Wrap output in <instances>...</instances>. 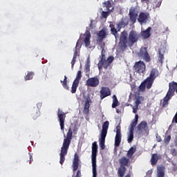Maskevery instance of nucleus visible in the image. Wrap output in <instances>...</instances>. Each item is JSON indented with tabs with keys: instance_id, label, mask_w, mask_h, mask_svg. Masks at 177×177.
<instances>
[{
	"instance_id": "1",
	"label": "nucleus",
	"mask_w": 177,
	"mask_h": 177,
	"mask_svg": "<svg viewBox=\"0 0 177 177\" xmlns=\"http://www.w3.org/2000/svg\"><path fill=\"white\" fill-rule=\"evenodd\" d=\"M57 117L61 131L64 134V138L62 147H61V152L59 153V163L61 165H63L64 161H66V156H67V153H68V149L70 147V145H71V140H73V132L74 135H77L78 128H77V126H75L73 129H71V127H70L66 136V133H64V121H66V113H64L63 111L58 109Z\"/></svg>"
},
{
	"instance_id": "2",
	"label": "nucleus",
	"mask_w": 177,
	"mask_h": 177,
	"mask_svg": "<svg viewBox=\"0 0 177 177\" xmlns=\"http://www.w3.org/2000/svg\"><path fill=\"white\" fill-rule=\"evenodd\" d=\"M140 38V35L136 32V30H131L129 33L127 30H124L120 34V45L121 48L124 49L127 48V46H133Z\"/></svg>"
},
{
	"instance_id": "3",
	"label": "nucleus",
	"mask_w": 177,
	"mask_h": 177,
	"mask_svg": "<svg viewBox=\"0 0 177 177\" xmlns=\"http://www.w3.org/2000/svg\"><path fill=\"white\" fill-rule=\"evenodd\" d=\"M136 153V147H131L127 153V157L122 156L119 159L120 167L118 169V176L124 177L127 172V167L131 165V160L129 158H132V156Z\"/></svg>"
},
{
	"instance_id": "4",
	"label": "nucleus",
	"mask_w": 177,
	"mask_h": 177,
	"mask_svg": "<svg viewBox=\"0 0 177 177\" xmlns=\"http://www.w3.org/2000/svg\"><path fill=\"white\" fill-rule=\"evenodd\" d=\"M102 52L101 55L100 56V60L98 62V69L102 70V68H105V70H107L109 68V66L113 63V61L114 60V57L110 56L107 58L106 60V51L104 50V46H102Z\"/></svg>"
},
{
	"instance_id": "5",
	"label": "nucleus",
	"mask_w": 177,
	"mask_h": 177,
	"mask_svg": "<svg viewBox=\"0 0 177 177\" xmlns=\"http://www.w3.org/2000/svg\"><path fill=\"white\" fill-rule=\"evenodd\" d=\"M109 125H110V122L109 121H106L102 124V129L101 131L100 138L99 139L100 141V147L101 150H104L106 149V137L107 136V131L109 130Z\"/></svg>"
},
{
	"instance_id": "6",
	"label": "nucleus",
	"mask_w": 177,
	"mask_h": 177,
	"mask_svg": "<svg viewBox=\"0 0 177 177\" xmlns=\"http://www.w3.org/2000/svg\"><path fill=\"white\" fill-rule=\"evenodd\" d=\"M92 154L91 161L93 167V177L97 176V171L96 170V157L97 156V142L95 141L92 143Z\"/></svg>"
},
{
	"instance_id": "7",
	"label": "nucleus",
	"mask_w": 177,
	"mask_h": 177,
	"mask_svg": "<svg viewBox=\"0 0 177 177\" xmlns=\"http://www.w3.org/2000/svg\"><path fill=\"white\" fill-rule=\"evenodd\" d=\"M158 77V70L157 68H152L149 75V77H147L146 80L148 82L147 85V89H151L153 86L154 80Z\"/></svg>"
},
{
	"instance_id": "8",
	"label": "nucleus",
	"mask_w": 177,
	"mask_h": 177,
	"mask_svg": "<svg viewBox=\"0 0 177 177\" xmlns=\"http://www.w3.org/2000/svg\"><path fill=\"white\" fill-rule=\"evenodd\" d=\"M133 70L137 74H144L146 71V64L143 61H138L134 64Z\"/></svg>"
},
{
	"instance_id": "9",
	"label": "nucleus",
	"mask_w": 177,
	"mask_h": 177,
	"mask_svg": "<svg viewBox=\"0 0 177 177\" xmlns=\"http://www.w3.org/2000/svg\"><path fill=\"white\" fill-rule=\"evenodd\" d=\"M136 131L138 135H145V133L149 131V125L147 124V122L145 120L140 122V123L138 124L136 127Z\"/></svg>"
},
{
	"instance_id": "10",
	"label": "nucleus",
	"mask_w": 177,
	"mask_h": 177,
	"mask_svg": "<svg viewBox=\"0 0 177 177\" xmlns=\"http://www.w3.org/2000/svg\"><path fill=\"white\" fill-rule=\"evenodd\" d=\"M138 15H139V12L138 11V8L136 7H131L129 9V20L132 24H135L136 23V20L138 19Z\"/></svg>"
},
{
	"instance_id": "11",
	"label": "nucleus",
	"mask_w": 177,
	"mask_h": 177,
	"mask_svg": "<svg viewBox=\"0 0 177 177\" xmlns=\"http://www.w3.org/2000/svg\"><path fill=\"white\" fill-rule=\"evenodd\" d=\"M82 78V75L81 71H78L77 73L76 77L73 81L71 87V93H75L77 92V88H78V85H80V81Z\"/></svg>"
},
{
	"instance_id": "12",
	"label": "nucleus",
	"mask_w": 177,
	"mask_h": 177,
	"mask_svg": "<svg viewBox=\"0 0 177 177\" xmlns=\"http://www.w3.org/2000/svg\"><path fill=\"white\" fill-rule=\"evenodd\" d=\"M97 44H100L101 42H103L104 39H106L107 38V35H109V29L104 28L100 30L98 33L97 34Z\"/></svg>"
},
{
	"instance_id": "13",
	"label": "nucleus",
	"mask_w": 177,
	"mask_h": 177,
	"mask_svg": "<svg viewBox=\"0 0 177 177\" xmlns=\"http://www.w3.org/2000/svg\"><path fill=\"white\" fill-rule=\"evenodd\" d=\"M140 57H142L143 60L147 63H149L151 61V58L149 55V52H147V48L146 47H141L139 53Z\"/></svg>"
},
{
	"instance_id": "14",
	"label": "nucleus",
	"mask_w": 177,
	"mask_h": 177,
	"mask_svg": "<svg viewBox=\"0 0 177 177\" xmlns=\"http://www.w3.org/2000/svg\"><path fill=\"white\" fill-rule=\"evenodd\" d=\"M80 38L84 41L86 47L91 45V32L89 30H86L84 34L80 35Z\"/></svg>"
},
{
	"instance_id": "15",
	"label": "nucleus",
	"mask_w": 177,
	"mask_h": 177,
	"mask_svg": "<svg viewBox=\"0 0 177 177\" xmlns=\"http://www.w3.org/2000/svg\"><path fill=\"white\" fill-rule=\"evenodd\" d=\"M149 17H150V14L149 12H140L138 21L141 24H146L149 20Z\"/></svg>"
},
{
	"instance_id": "16",
	"label": "nucleus",
	"mask_w": 177,
	"mask_h": 177,
	"mask_svg": "<svg viewBox=\"0 0 177 177\" xmlns=\"http://www.w3.org/2000/svg\"><path fill=\"white\" fill-rule=\"evenodd\" d=\"M100 93V100H103L104 97H107V96H110L111 95V91L109 87H102Z\"/></svg>"
},
{
	"instance_id": "17",
	"label": "nucleus",
	"mask_w": 177,
	"mask_h": 177,
	"mask_svg": "<svg viewBox=\"0 0 177 177\" xmlns=\"http://www.w3.org/2000/svg\"><path fill=\"white\" fill-rule=\"evenodd\" d=\"M172 96H174V93L171 91V88L169 87V90L166 94V96L163 98L162 106L165 107L168 106V101L172 99Z\"/></svg>"
},
{
	"instance_id": "18",
	"label": "nucleus",
	"mask_w": 177,
	"mask_h": 177,
	"mask_svg": "<svg viewBox=\"0 0 177 177\" xmlns=\"http://www.w3.org/2000/svg\"><path fill=\"white\" fill-rule=\"evenodd\" d=\"M99 85V80L97 77H91L88 78L86 81L87 86H92L95 88V86H97Z\"/></svg>"
},
{
	"instance_id": "19",
	"label": "nucleus",
	"mask_w": 177,
	"mask_h": 177,
	"mask_svg": "<svg viewBox=\"0 0 177 177\" xmlns=\"http://www.w3.org/2000/svg\"><path fill=\"white\" fill-rule=\"evenodd\" d=\"M121 129H118V127H117L116 130V135L115 137V147H120V145H121Z\"/></svg>"
},
{
	"instance_id": "20",
	"label": "nucleus",
	"mask_w": 177,
	"mask_h": 177,
	"mask_svg": "<svg viewBox=\"0 0 177 177\" xmlns=\"http://www.w3.org/2000/svg\"><path fill=\"white\" fill-rule=\"evenodd\" d=\"M80 165V156L78 153H75L74 155V160L73 161V171L75 172L78 169V167Z\"/></svg>"
},
{
	"instance_id": "21",
	"label": "nucleus",
	"mask_w": 177,
	"mask_h": 177,
	"mask_svg": "<svg viewBox=\"0 0 177 177\" xmlns=\"http://www.w3.org/2000/svg\"><path fill=\"white\" fill-rule=\"evenodd\" d=\"M89 103H92V101H91V97H88L86 98V102L84 104L83 113L84 114H89V107H91V104Z\"/></svg>"
},
{
	"instance_id": "22",
	"label": "nucleus",
	"mask_w": 177,
	"mask_h": 177,
	"mask_svg": "<svg viewBox=\"0 0 177 177\" xmlns=\"http://www.w3.org/2000/svg\"><path fill=\"white\" fill-rule=\"evenodd\" d=\"M157 177H165V166H159L157 167Z\"/></svg>"
},
{
	"instance_id": "23",
	"label": "nucleus",
	"mask_w": 177,
	"mask_h": 177,
	"mask_svg": "<svg viewBox=\"0 0 177 177\" xmlns=\"http://www.w3.org/2000/svg\"><path fill=\"white\" fill-rule=\"evenodd\" d=\"M161 158V155L153 153L151 155V165H156L158 162V160Z\"/></svg>"
},
{
	"instance_id": "24",
	"label": "nucleus",
	"mask_w": 177,
	"mask_h": 177,
	"mask_svg": "<svg viewBox=\"0 0 177 177\" xmlns=\"http://www.w3.org/2000/svg\"><path fill=\"white\" fill-rule=\"evenodd\" d=\"M149 82L145 79L139 86L138 92H145L146 91V88H147V85Z\"/></svg>"
},
{
	"instance_id": "25",
	"label": "nucleus",
	"mask_w": 177,
	"mask_h": 177,
	"mask_svg": "<svg viewBox=\"0 0 177 177\" xmlns=\"http://www.w3.org/2000/svg\"><path fill=\"white\" fill-rule=\"evenodd\" d=\"M138 120H139V115L136 114L135 115V118L131 124V127H130V129H129L130 131H135V127H136V125H138Z\"/></svg>"
},
{
	"instance_id": "26",
	"label": "nucleus",
	"mask_w": 177,
	"mask_h": 177,
	"mask_svg": "<svg viewBox=\"0 0 177 177\" xmlns=\"http://www.w3.org/2000/svg\"><path fill=\"white\" fill-rule=\"evenodd\" d=\"M128 24H126L125 21H124V19H122L120 21H119L116 24V28L118 30V32L121 31V28H124V27H127Z\"/></svg>"
},
{
	"instance_id": "27",
	"label": "nucleus",
	"mask_w": 177,
	"mask_h": 177,
	"mask_svg": "<svg viewBox=\"0 0 177 177\" xmlns=\"http://www.w3.org/2000/svg\"><path fill=\"white\" fill-rule=\"evenodd\" d=\"M150 31H151V27H149L146 30L142 31L141 32L142 37H143L145 39L149 38Z\"/></svg>"
},
{
	"instance_id": "28",
	"label": "nucleus",
	"mask_w": 177,
	"mask_h": 177,
	"mask_svg": "<svg viewBox=\"0 0 177 177\" xmlns=\"http://www.w3.org/2000/svg\"><path fill=\"white\" fill-rule=\"evenodd\" d=\"M109 27L111 28L112 35H114V37L117 38V35H118V30L117 28H115V26H114V24H112L109 25Z\"/></svg>"
},
{
	"instance_id": "29",
	"label": "nucleus",
	"mask_w": 177,
	"mask_h": 177,
	"mask_svg": "<svg viewBox=\"0 0 177 177\" xmlns=\"http://www.w3.org/2000/svg\"><path fill=\"white\" fill-rule=\"evenodd\" d=\"M102 6H103V8H106V10H111V12H113V10H114V8L110 10V8H111V1H104L102 3Z\"/></svg>"
},
{
	"instance_id": "30",
	"label": "nucleus",
	"mask_w": 177,
	"mask_h": 177,
	"mask_svg": "<svg viewBox=\"0 0 177 177\" xmlns=\"http://www.w3.org/2000/svg\"><path fill=\"white\" fill-rule=\"evenodd\" d=\"M143 100H145V97H143V96H138L136 98L135 106H137L139 107V104H142V102H143Z\"/></svg>"
},
{
	"instance_id": "31",
	"label": "nucleus",
	"mask_w": 177,
	"mask_h": 177,
	"mask_svg": "<svg viewBox=\"0 0 177 177\" xmlns=\"http://www.w3.org/2000/svg\"><path fill=\"white\" fill-rule=\"evenodd\" d=\"M118 106V99H117V96L114 95L113 96V104H112V108L115 109Z\"/></svg>"
},
{
	"instance_id": "32",
	"label": "nucleus",
	"mask_w": 177,
	"mask_h": 177,
	"mask_svg": "<svg viewBox=\"0 0 177 177\" xmlns=\"http://www.w3.org/2000/svg\"><path fill=\"white\" fill-rule=\"evenodd\" d=\"M61 83L62 84V86L64 88V89H66L67 91H68L69 87H68V85H67V77L66 76H64V81L61 80Z\"/></svg>"
},
{
	"instance_id": "33",
	"label": "nucleus",
	"mask_w": 177,
	"mask_h": 177,
	"mask_svg": "<svg viewBox=\"0 0 177 177\" xmlns=\"http://www.w3.org/2000/svg\"><path fill=\"white\" fill-rule=\"evenodd\" d=\"M132 140H133V130H129L127 142L128 143H131Z\"/></svg>"
},
{
	"instance_id": "34",
	"label": "nucleus",
	"mask_w": 177,
	"mask_h": 177,
	"mask_svg": "<svg viewBox=\"0 0 177 177\" xmlns=\"http://www.w3.org/2000/svg\"><path fill=\"white\" fill-rule=\"evenodd\" d=\"M34 77V73L28 72V74L25 76V81H30V80H32Z\"/></svg>"
},
{
	"instance_id": "35",
	"label": "nucleus",
	"mask_w": 177,
	"mask_h": 177,
	"mask_svg": "<svg viewBox=\"0 0 177 177\" xmlns=\"http://www.w3.org/2000/svg\"><path fill=\"white\" fill-rule=\"evenodd\" d=\"M110 15V12L109 11H102V19H107Z\"/></svg>"
},
{
	"instance_id": "36",
	"label": "nucleus",
	"mask_w": 177,
	"mask_h": 177,
	"mask_svg": "<svg viewBox=\"0 0 177 177\" xmlns=\"http://www.w3.org/2000/svg\"><path fill=\"white\" fill-rule=\"evenodd\" d=\"M158 60L160 63H162V60H164V54L161 53V50H158Z\"/></svg>"
},
{
	"instance_id": "37",
	"label": "nucleus",
	"mask_w": 177,
	"mask_h": 177,
	"mask_svg": "<svg viewBox=\"0 0 177 177\" xmlns=\"http://www.w3.org/2000/svg\"><path fill=\"white\" fill-rule=\"evenodd\" d=\"M78 42H80V40L77 41V43H76L75 50L74 54H73V58L74 59H77V57L78 56V52L77 51V48L78 46Z\"/></svg>"
},
{
	"instance_id": "38",
	"label": "nucleus",
	"mask_w": 177,
	"mask_h": 177,
	"mask_svg": "<svg viewBox=\"0 0 177 177\" xmlns=\"http://www.w3.org/2000/svg\"><path fill=\"white\" fill-rule=\"evenodd\" d=\"M169 142H171V136H168L164 139L165 145H169Z\"/></svg>"
},
{
	"instance_id": "39",
	"label": "nucleus",
	"mask_w": 177,
	"mask_h": 177,
	"mask_svg": "<svg viewBox=\"0 0 177 177\" xmlns=\"http://www.w3.org/2000/svg\"><path fill=\"white\" fill-rule=\"evenodd\" d=\"M170 153L171 154V156H173V157H176L177 156V151H176V149L173 148L170 150Z\"/></svg>"
},
{
	"instance_id": "40",
	"label": "nucleus",
	"mask_w": 177,
	"mask_h": 177,
	"mask_svg": "<svg viewBox=\"0 0 177 177\" xmlns=\"http://www.w3.org/2000/svg\"><path fill=\"white\" fill-rule=\"evenodd\" d=\"M39 115V111L37 110L36 113H32V118L34 120H37Z\"/></svg>"
},
{
	"instance_id": "41",
	"label": "nucleus",
	"mask_w": 177,
	"mask_h": 177,
	"mask_svg": "<svg viewBox=\"0 0 177 177\" xmlns=\"http://www.w3.org/2000/svg\"><path fill=\"white\" fill-rule=\"evenodd\" d=\"M138 110H139V106L135 105L134 106H133V113L134 114H136V113H138Z\"/></svg>"
},
{
	"instance_id": "42",
	"label": "nucleus",
	"mask_w": 177,
	"mask_h": 177,
	"mask_svg": "<svg viewBox=\"0 0 177 177\" xmlns=\"http://www.w3.org/2000/svg\"><path fill=\"white\" fill-rule=\"evenodd\" d=\"M75 62H77V58H73L72 61H71V66H72V68H74V65L75 64Z\"/></svg>"
},
{
	"instance_id": "43",
	"label": "nucleus",
	"mask_w": 177,
	"mask_h": 177,
	"mask_svg": "<svg viewBox=\"0 0 177 177\" xmlns=\"http://www.w3.org/2000/svg\"><path fill=\"white\" fill-rule=\"evenodd\" d=\"M89 30H93V20H91V23L89 24Z\"/></svg>"
},
{
	"instance_id": "44",
	"label": "nucleus",
	"mask_w": 177,
	"mask_h": 177,
	"mask_svg": "<svg viewBox=\"0 0 177 177\" xmlns=\"http://www.w3.org/2000/svg\"><path fill=\"white\" fill-rule=\"evenodd\" d=\"M75 177H81V170H77L76 176Z\"/></svg>"
},
{
	"instance_id": "45",
	"label": "nucleus",
	"mask_w": 177,
	"mask_h": 177,
	"mask_svg": "<svg viewBox=\"0 0 177 177\" xmlns=\"http://www.w3.org/2000/svg\"><path fill=\"white\" fill-rule=\"evenodd\" d=\"M156 8H160V6H161V1L156 2Z\"/></svg>"
},
{
	"instance_id": "46",
	"label": "nucleus",
	"mask_w": 177,
	"mask_h": 177,
	"mask_svg": "<svg viewBox=\"0 0 177 177\" xmlns=\"http://www.w3.org/2000/svg\"><path fill=\"white\" fill-rule=\"evenodd\" d=\"M91 67V65L90 64H86L85 65V68L87 71H89V68Z\"/></svg>"
},
{
	"instance_id": "47",
	"label": "nucleus",
	"mask_w": 177,
	"mask_h": 177,
	"mask_svg": "<svg viewBox=\"0 0 177 177\" xmlns=\"http://www.w3.org/2000/svg\"><path fill=\"white\" fill-rule=\"evenodd\" d=\"M29 158H30L29 164H31V162L34 161V160L32 159V156L31 155H30Z\"/></svg>"
},
{
	"instance_id": "48",
	"label": "nucleus",
	"mask_w": 177,
	"mask_h": 177,
	"mask_svg": "<svg viewBox=\"0 0 177 177\" xmlns=\"http://www.w3.org/2000/svg\"><path fill=\"white\" fill-rule=\"evenodd\" d=\"M157 140H158V142H162V139H161V137L159 136V137H157Z\"/></svg>"
},
{
	"instance_id": "49",
	"label": "nucleus",
	"mask_w": 177,
	"mask_h": 177,
	"mask_svg": "<svg viewBox=\"0 0 177 177\" xmlns=\"http://www.w3.org/2000/svg\"><path fill=\"white\" fill-rule=\"evenodd\" d=\"M174 145H175L176 147H177V136L176 137V138L174 140Z\"/></svg>"
},
{
	"instance_id": "50",
	"label": "nucleus",
	"mask_w": 177,
	"mask_h": 177,
	"mask_svg": "<svg viewBox=\"0 0 177 177\" xmlns=\"http://www.w3.org/2000/svg\"><path fill=\"white\" fill-rule=\"evenodd\" d=\"M86 64H91V60H89V58L87 59Z\"/></svg>"
},
{
	"instance_id": "51",
	"label": "nucleus",
	"mask_w": 177,
	"mask_h": 177,
	"mask_svg": "<svg viewBox=\"0 0 177 177\" xmlns=\"http://www.w3.org/2000/svg\"><path fill=\"white\" fill-rule=\"evenodd\" d=\"M145 1H146L147 3H149V0H141V2H145Z\"/></svg>"
},
{
	"instance_id": "52",
	"label": "nucleus",
	"mask_w": 177,
	"mask_h": 177,
	"mask_svg": "<svg viewBox=\"0 0 177 177\" xmlns=\"http://www.w3.org/2000/svg\"><path fill=\"white\" fill-rule=\"evenodd\" d=\"M147 174H149V175H151L152 171H147Z\"/></svg>"
},
{
	"instance_id": "53",
	"label": "nucleus",
	"mask_w": 177,
	"mask_h": 177,
	"mask_svg": "<svg viewBox=\"0 0 177 177\" xmlns=\"http://www.w3.org/2000/svg\"><path fill=\"white\" fill-rule=\"evenodd\" d=\"M124 177H131L130 174H127Z\"/></svg>"
},
{
	"instance_id": "54",
	"label": "nucleus",
	"mask_w": 177,
	"mask_h": 177,
	"mask_svg": "<svg viewBox=\"0 0 177 177\" xmlns=\"http://www.w3.org/2000/svg\"><path fill=\"white\" fill-rule=\"evenodd\" d=\"M135 86H136L135 84H132V85H131V88H135Z\"/></svg>"
}]
</instances>
